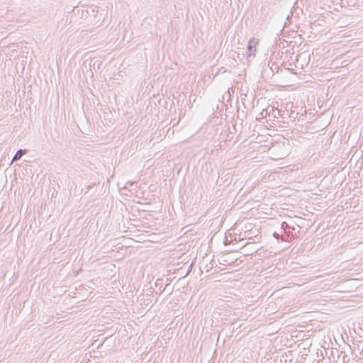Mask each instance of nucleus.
Returning a JSON list of instances; mask_svg holds the SVG:
<instances>
[{
	"mask_svg": "<svg viewBox=\"0 0 363 363\" xmlns=\"http://www.w3.org/2000/svg\"><path fill=\"white\" fill-rule=\"evenodd\" d=\"M264 113H265L264 110H263V111L261 112V113H260V114L262 115V117H265V116H264Z\"/></svg>",
	"mask_w": 363,
	"mask_h": 363,
	"instance_id": "nucleus-9",
	"label": "nucleus"
},
{
	"mask_svg": "<svg viewBox=\"0 0 363 363\" xmlns=\"http://www.w3.org/2000/svg\"><path fill=\"white\" fill-rule=\"evenodd\" d=\"M257 44V41L255 38H252L249 40L247 44V50L246 52V56L250 57L251 56H255L256 48L255 46Z\"/></svg>",
	"mask_w": 363,
	"mask_h": 363,
	"instance_id": "nucleus-1",
	"label": "nucleus"
},
{
	"mask_svg": "<svg viewBox=\"0 0 363 363\" xmlns=\"http://www.w3.org/2000/svg\"><path fill=\"white\" fill-rule=\"evenodd\" d=\"M165 289V287L162 288V286L160 287L159 289V291H160V294H162Z\"/></svg>",
	"mask_w": 363,
	"mask_h": 363,
	"instance_id": "nucleus-8",
	"label": "nucleus"
},
{
	"mask_svg": "<svg viewBox=\"0 0 363 363\" xmlns=\"http://www.w3.org/2000/svg\"><path fill=\"white\" fill-rule=\"evenodd\" d=\"M269 109L271 111V115L274 118H277L279 115H281V110L278 108H274L273 106H269Z\"/></svg>",
	"mask_w": 363,
	"mask_h": 363,
	"instance_id": "nucleus-3",
	"label": "nucleus"
},
{
	"mask_svg": "<svg viewBox=\"0 0 363 363\" xmlns=\"http://www.w3.org/2000/svg\"><path fill=\"white\" fill-rule=\"evenodd\" d=\"M158 281H159V280H157V281L155 282V285H156V286H157V285H160V283H158Z\"/></svg>",
	"mask_w": 363,
	"mask_h": 363,
	"instance_id": "nucleus-10",
	"label": "nucleus"
},
{
	"mask_svg": "<svg viewBox=\"0 0 363 363\" xmlns=\"http://www.w3.org/2000/svg\"><path fill=\"white\" fill-rule=\"evenodd\" d=\"M158 281H159V280H157V281L155 282V285H156V286H157V285H160V283H158Z\"/></svg>",
	"mask_w": 363,
	"mask_h": 363,
	"instance_id": "nucleus-11",
	"label": "nucleus"
},
{
	"mask_svg": "<svg viewBox=\"0 0 363 363\" xmlns=\"http://www.w3.org/2000/svg\"><path fill=\"white\" fill-rule=\"evenodd\" d=\"M273 236H274V238H277V239H278V238H279V233H277L274 232V233H273Z\"/></svg>",
	"mask_w": 363,
	"mask_h": 363,
	"instance_id": "nucleus-7",
	"label": "nucleus"
},
{
	"mask_svg": "<svg viewBox=\"0 0 363 363\" xmlns=\"http://www.w3.org/2000/svg\"><path fill=\"white\" fill-rule=\"evenodd\" d=\"M265 113H264V116H267V115H269V116H271V111L270 109H269V107H267L265 110H264Z\"/></svg>",
	"mask_w": 363,
	"mask_h": 363,
	"instance_id": "nucleus-5",
	"label": "nucleus"
},
{
	"mask_svg": "<svg viewBox=\"0 0 363 363\" xmlns=\"http://www.w3.org/2000/svg\"><path fill=\"white\" fill-rule=\"evenodd\" d=\"M289 227V225L286 222H283L281 223V229H282L284 231Z\"/></svg>",
	"mask_w": 363,
	"mask_h": 363,
	"instance_id": "nucleus-4",
	"label": "nucleus"
},
{
	"mask_svg": "<svg viewBox=\"0 0 363 363\" xmlns=\"http://www.w3.org/2000/svg\"><path fill=\"white\" fill-rule=\"evenodd\" d=\"M28 150L26 149H20L18 150L15 155L13 156V159H12V161H18V160H20L21 158L22 157V156L23 155H25L26 153H27Z\"/></svg>",
	"mask_w": 363,
	"mask_h": 363,
	"instance_id": "nucleus-2",
	"label": "nucleus"
},
{
	"mask_svg": "<svg viewBox=\"0 0 363 363\" xmlns=\"http://www.w3.org/2000/svg\"><path fill=\"white\" fill-rule=\"evenodd\" d=\"M279 116H281L283 118H286L284 116H285V111H281V115H279Z\"/></svg>",
	"mask_w": 363,
	"mask_h": 363,
	"instance_id": "nucleus-6",
	"label": "nucleus"
}]
</instances>
